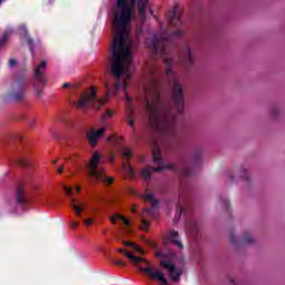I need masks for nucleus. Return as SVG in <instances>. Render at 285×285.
Returning <instances> with one entry per match:
<instances>
[{"instance_id":"8","label":"nucleus","mask_w":285,"mask_h":285,"mask_svg":"<svg viewBox=\"0 0 285 285\" xmlns=\"http://www.w3.org/2000/svg\"><path fill=\"white\" fill-rule=\"evenodd\" d=\"M11 206L13 207L12 213L16 215H21V213H26L28 210V199L23 195V186H18L16 191V200Z\"/></svg>"},{"instance_id":"4","label":"nucleus","mask_w":285,"mask_h":285,"mask_svg":"<svg viewBox=\"0 0 285 285\" xmlns=\"http://www.w3.org/2000/svg\"><path fill=\"white\" fill-rule=\"evenodd\" d=\"M166 65V75L174 81V88H173V101H174V108H176L177 112L181 115L184 112V91L181 90V85L177 80V77H175V71H173V58H166L165 59Z\"/></svg>"},{"instance_id":"3","label":"nucleus","mask_w":285,"mask_h":285,"mask_svg":"<svg viewBox=\"0 0 285 285\" xmlns=\"http://www.w3.org/2000/svg\"><path fill=\"white\" fill-rule=\"evenodd\" d=\"M101 161H104L101 155L97 153L94 154L92 158L87 164L88 175L91 181L110 185L115 178L106 176L105 169L100 165Z\"/></svg>"},{"instance_id":"32","label":"nucleus","mask_w":285,"mask_h":285,"mask_svg":"<svg viewBox=\"0 0 285 285\" xmlns=\"http://www.w3.org/2000/svg\"><path fill=\"white\" fill-rule=\"evenodd\" d=\"M65 191L67 193V195H72V188L71 187L66 186Z\"/></svg>"},{"instance_id":"38","label":"nucleus","mask_w":285,"mask_h":285,"mask_svg":"<svg viewBox=\"0 0 285 285\" xmlns=\"http://www.w3.org/2000/svg\"><path fill=\"white\" fill-rule=\"evenodd\" d=\"M118 253H124V248H119V249H118Z\"/></svg>"},{"instance_id":"13","label":"nucleus","mask_w":285,"mask_h":285,"mask_svg":"<svg viewBox=\"0 0 285 285\" xmlns=\"http://www.w3.org/2000/svg\"><path fill=\"white\" fill-rule=\"evenodd\" d=\"M168 244H174L175 246H178V248H184V245L181 244V240H179V233L171 230L168 234L167 237Z\"/></svg>"},{"instance_id":"6","label":"nucleus","mask_w":285,"mask_h":285,"mask_svg":"<svg viewBox=\"0 0 285 285\" xmlns=\"http://www.w3.org/2000/svg\"><path fill=\"white\" fill-rule=\"evenodd\" d=\"M46 68H48V61L42 60L38 66L35 67V90L37 97H41L43 95L42 86H46V76L43 75L46 72Z\"/></svg>"},{"instance_id":"36","label":"nucleus","mask_w":285,"mask_h":285,"mask_svg":"<svg viewBox=\"0 0 285 285\" xmlns=\"http://www.w3.org/2000/svg\"><path fill=\"white\" fill-rule=\"evenodd\" d=\"M109 161H110V163H114V161H115V157H114V156H110Z\"/></svg>"},{"instance_id":"17","label":"nucleus","mask_w":285,"mask_h":285,"mask_svg":"<svg viewBox=\"0 0 285 285\" xmlns=\"http://www.w3.org/2000/svg\"><path fill=\"white\" fill-rule=\"evenodd\" d=\"M111 222L112 224H115V222H122V224H125L126 226H130V220H128V218L124 217L121 214H116L115 216H112Z\"/></svg>"},{"instance_id":"21","label":"nucleus","mask_w":285,"mask_h":285,"mask_svg":"<svg viewBox=\"0 0 285 285\" xmlns=\"http://www.w3.org/2000/svg\"><path fill=\"white\" fill-rule=\"evenodd\" d=\"M121 155L125 159H130V157H132V151L128 147H121Z\"/></svg>"},{"instance_id":"16","label":"nucleus","mask_w":285,"mask_h":285,"mask_svg":"<svg viewBox=\"0 0 285 285\" xmlns=\"http://www.w3.org/2000/svg\"><path fill=\"white\" fill-rule=\"evenodd\" d=\"M12 32H13L12 28H8L4 31V33L0 38V48H3V46H6V43H8V39H10V36L12 35Z\"/></svg>"},{"instance_id":"9","label":"nucleus","mask_w":285,"mask_h":285,"mask_svg":"<svg viewBox=\"0 0 285 285\" xmlns=\"http://www.w3.org/2000/svg\"><path fill=\"white\" fill-rule=\"evenodd\" d=\"M145 202H149L150 208L145 209V215H148L149 217H153L155 215V212L157 208H159V200L155 198V195L153 193H148L141 196Z\"/></svg>"},{"instance_id":"43","label":"nucleus","mask_w":285,"mask_h":285,"mask_svg":"<svg viewBox=\"0 0 285 285\" xmlns=\"http://www.w3.org/2000/svg\"><path fill=\"white\" fill-rule=\"evenodd\" d=\"M126 233H130V230L127 228V229H126Z\"/></svg>"},{"instance_id":"41","label":"nucleus","mask_w":285,"mask_h":285,"mask_svg":"<svg viewBox=\"0 0 285 285\" xmlns=\"http://www.w3.org/2000/svg\"><path fill=\"white\" fill-rule=\"evenodd\" d=\"M157 256H158V257H160V256H161V254H160V253H157Z\"/></svg>"},{"instance_id":"44","label":"nucleus","mask_w":285,"mask_h":285,"mask_svg":"<svg viewBox=\"0 0 285 285\" xmlns=\"http://www.w3.org/2000/svg\"><path fill=\"white\" fill-rule=\"evenodd\" d=\"M3 3V0H0V4Z\"/></svg>"},{"instance_id":"2","label":"nucleus","mask_w":285,"mask_h":285,"mask_svg":"<svg viewBox=\"0 0 285 285\" xmlns=\"http://www.w3.org/2000/svg\"><path fill=\"white\" fill-rule=\"evenodd\" d=\"M125 255L134 266H137L139 271L151 277V279H157L160 285H168V279H166V276L159 268L150 266L146 259L135 256L130 252L125 253Z\"/></svg>"},{"instance_id":"40","label":"nucleus","mask_w":285,"mask_h":285,"mask_svg":"<svg viewBox=\"0 0 285 285\" xmlns=\"http://www.w3.org/2000/svg\"><path fill=\"white\" fill-rule=\"evenodd\" d=\"M77 193H79V187H76Z\"/></svg>"},{"instance_id":"28","label":"nucleus","mask_w":285,"mask_h":285,"mask_svg":"<svg viewBox=\"0 0 285 285\" xmlns=\"http://www.w3.org/2000/svg\"><path fill=\"white\" fill-rule=\"evenodd\" d=\"M187 61L188 63H193V53H190V50L187 51Z\"/></svg>"},{"instance_id":"10","label":"nucleus","mask_w":285,"mask_h":285,"mask_svg":"<svg viewBox=\"0 0 285 285\" xmlns=\"http://www.w3.org/2000/svg\"><path fill=\"white\" fill-rule=\"evenodd\" d=\"M18 35H20L21 37L24 38V40L27 41V43L29 46L32 57H35V48L41 47V42L40 41L35 42V41H32V39H30V36L28 35V29L26 28V26H21L18 29Z\"/></svg>"},{"instance_id":"24","label":"nucleus","mask_w":285,"mask_h":285,"mask_svg":"<svg viewBox=\"0 0 285 285\" xmlns=\"http://www.w3.org/2000/svg\"><path fill=\"white\" fill-rule=\"evenodd\" d=\"M108 119H112V112H111L110 110H107V111L105 112V115L102 116V124L106 125V121H107Z\"/></svg>"},{"instance_id":"37","label":"nucleus","mask_w":285,"mask_h":285,"mask_svg":"<svg viewBox=\"0 0 285 285\" xmlns=\"http://www.w3.org/2000/svg\"><path fill=\"white\" fill-rule=\"evenodd\" d=\"M58 173H59V174H62V173H63V168H61V167L58 168Z\"/></svg>"},{"instance_id":"5","label":"nucleus","mask_w":285,"mask_h":285,"mask_svg":"<svg viewBox=\"0 0 285 285\" xmlns=\"http://www.w3.org/2000/svg\"><path fill=\"white\" fill-rule=\"evenodd\" d=\"M153 159L154 164H156V166L158 167H146L142 169L141 176L142 179H145L146 181L150 179V175H153V173H161V170H166V168L168 170H177V167L175 165L166 164V161H164V158H161V153H159V149H155L153 151Z\"/></svg>"},{"instance_id":"39","label":"nucleus","mask_w":285,"mask_h":285,"mask_svg":"<svg viewBox=\"0 0 285 285\" xmlns=\"http://www.w3.org/2000/svg\"><path fill=\"white\" fill-rule=\"evenodd\" d=\"M18 139H23V137L22 136H18Z\"/></svg>"},{"instance_id":"29","label":"nucleus","mask_w":285,"mask_h":285,"mask_svg":"<svg viewBox=\"0 0 285 285\" xmlns=\"http://www.w3.org/2000/svg\"><path fill=\"white\" fill-rule=\"evenodd\" d=\"M20 166H30V161L28 159H21Z\"/></svg>"},{"instance_id":"20","label":"nucleus","mask_w":285,"mask_h":285,"mask_svg":"<svg viewBox=\"0 0 285 285\" xmlns=\"http://www.w3.org/2000/svg\"><path fill=\"white\" fill-rule=\"evenodd\" d=\"M71 208L77 215H81V210H83V207H81V205H77V200L75 199H71Z\"/></svg>"},{"instance_id":"31","label":"nucleus","mask_w":285,"mask_h":285,"mask_svg":"<svg viewBox=\"0 0 285 285\" xmlns=\"http://www.w3.org/2000/svg\"><path fill=\"white\" fill-rule=\"evenodd\" d=\"M114 264H115V266H124V261L115 259Z\"/></svg>"},{"instance_id":"26","label":"nucleus","mask_w":285,"mask_h":285,"mask_svg":"<svg viewBox=\"0 0 285 285\" xmlns=\"http://www.w3.org/2000/svg\"><path fill=\"white\" fill-rule=\"evenodd\" d=\"M107 141H111V142H114V144H117V141H119V138H117L116 136H109V137L107 138Z\"/></svg>"},{"instance_id":"11","label":"nucleus","mask_w":285,"mask_h":285,"mask_svg":"<svg viewBox=\"0 0 285 285\" xmlns=\"http://www.w3.org/2000/svg\"><path fill=\"white\" fill-rule=\"evenodd\" d=\"M106 130H107L106 127H101L98 130L91 129L87 134V138H88L90 146H97V141H99V139H101V137H104V132H106Z\"/></svg>"},{"instance_id":"7","label":"nucleus","mask_w":285,"mask_h":285,"mask_svg":"<svg viewBox=\"0 0 285 285\" xmlns=\"http://www.w3.org/2000/svg\"><path fill=\"white\" fill-rule=\"evenodd\" d=\"M160 265L168 271L173 282H179L181 273H184V258L179 259L178 265L177 262L165 258Z\"/></svg>"},{"instance_id":"33","label":"nucleus","mask_w":285,"mask_h":285,"mask_svg":"<svg viewBox=\"0 0 285 285\" xmlns=\"http://www.w3.org/2000/svg\"><path fill=\"white\" fill-rule=\"evenodd\" d=\"M92 224V218H88L85 220V226H90Z\"/></svg>"},{"instance_id":"1","label":"nucleus","mask_w":285,"mask_h":285,"mask_svg":"<svg viewBox=\"0 0 285 285\" xmlns=\"http://www.w3.org/2000/svg\"><path fill=\"white\" fill-rule=\"evenodd\" d=\"M145 110L153 126L160 130V132H165L166 135H173V132H175L177 128V117L173 115V111H168L161 107L159 92L155 94L154 101L145 98Z\"/></svg>"},{"instance_id":"18","label":"nucleus","mask_w":285,"mask_h":285,"mask_svg":"<svg viewBox=\"0 0 285 285\" xmlns=\"http://www.w3.org/2000/svg\"><path fill=\"white\" fill-rule=\"evenodd\" d=\"M122 244L125 246H129V248H132L137 253L144 254V249H141V247H139L137 244H135V243H132L130 240H124Z\"/></svg>"},{"instance_id":"30","label":"nucleus","mask_w":285,"mask_h":285,"mask_svg":"<svg viewBox=\"0 0 285 285\" xmlns=\"http://www.w3.org/2000/svg\"><path fill=\"white\" fill-rule=\"evenodd\" d=\"M181 175H184L185 177H188V175H190V169H188V168L183 169Z\"/></svg>"},{"instance_id":"15","label":"nucleus","mask_w":285,"mask_h":285,"mask_svg":"<svg viewBox=\"0 0 285 285\" xmlns=\"http://www.w3.org/2000/svg\"><path fill=\"white\" fill-rule=\"evenodd\" d=\"M170 26H181V16L174 9L171 17L169 19Z\"/></svg>"},{"instance_id":"22","label":"nucleus","mask_w":285,"mask_h":285,"mask_svg":"<svg viewBox=\"0 0 285 285\" xmlns=\"http://www.w3.org/2000/svg\"><path fill=\"white\" fill-rule=\"evenodd\" d=\"M12 99L16 101H21L23 99V90L17 91L12 95Z\"/></svg>"},{"instance_id":"23","label":"nucleus","mask_w":285,"mask_h":285,"mask_svg":"<svg viewBox=\"0 0 285 285\" xmlns=\"http://www.w3.org/2000/svg\"><path fill=\"white\" fill-rule=\"evenodd\" d=\"M124 168H125V173H127V175H129V177H132L134 171H132V167L130 166V164L125 163Z\"/></svg>"},{"instance_id":"27","label":"nucleus","mask_w":285,"mask_h":285,"mask_svg":"<svg viewBox=\"0 0 285 285\" xmlns=\"http://www.w3.org/2000/svg\"><path fill=\"white\" fill-rule=\"evenodd\" d=\"M17 66V60L16 59H10L9 60V68H16Z\"/></svg>"},{"instance_id":"45","label":"nucleus","mask_w":285,"mask_h":285,"mask_svg":"<svg viewBox=\"0 0 285 285\" xmlns=\"http://www.w3.org/2000/svg\"><path fill=\"white\" fill-rule=\"evenodd\" d=\"M132 213H135V208L132 209Z\"/></svg>"},{"instance_id":"14","label":"nucleus","mask_w":285,"mask_h":285,"mask_svg":"<svg viewBox=\"0 0 285 285\" xmlns=\"http://www.w3.org/2000/svg\"><path fill=\"white\" fill-rule=\"evenodd\" d=\"M186 230H187V235H190L191 237H197V233H199V225L195 220H191L187 225Z\"/></svg>"},{"instance_id":"19","label":"nucleus","mask_w":285,"mask_h":285,"mask_svg":"<svg viewBox=\"0 0 285 285\" xmlns=\"http://www.w3.org/2000/svg\"><path fill=\"white\" fill-rule=\"evenodd\" d=\"M184 213H186V207H184V205H181V204L177 205L175 222H179V219Z\"/></svg>"},{"instance_id":"34","label":"nucleus","mask_w":285,"mask_h":285,"mask_svg":"<svg viewBox=\"0 0 285 285\" xmlns=\"http://www.w3.org/2000/svg\"><path fill=\"white\" fill-rule=\"evenodd\" d=\"M62 88H70V83H69V82H65V83L62 85Z\"/></svg>"},{"instance_id":"42","label":"nucleus","mask_w":285,"mask_h":285,"mask_svg":"<svg viewBox=\"0 0 285 285\" xmlns=\"http://www.w3.org/2000/svg\"><path fill=\"white\" fill-rule=\"evenodd\" d=\"M178 37H181V32H178Z\"/></svg>"},{"instance_id":"35","label":"nucleus","mask_w":285,"mask_h":285,"mask_svg":"<svg viewBox=\"0 0 285 285\" xmlns=\"http://www.w3.org/2000/svg\"><path fill=\"white\" fill-rule=\"evenodd\" d=\"M77 226H79L78 223H71V228H77Z\"/></svg>"},{"instance_id":"12","label":"nucleus","mask_w":285,"mask_h":285,"mask_svg":"<svg viewBox=\"0 0 285 285\" xmlns=\"http://www.w3.org/2000/svg\"><path fill=\"white\" fill-rule=\"evenodd\" d=\"M149 47L155 55H158V57H164L166 55V48H164V45H161L156 36L150 40Z\"/></svg>"},{"instance_id":"25","label":"nucleus","mask_w":285,"mask_h":285,"mask_svg":"<svg viewBox=\"0 0 285 285\" xmlns=\"http://www.w3.org/2000/svg\"><path fill=\"white\" fill-rule=\"evenodd\" d=\"M150 226V224L148 223V220H142L141 222V228L142 230H148V227Z\"/></svg>"}]
</instances>
